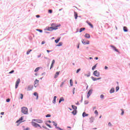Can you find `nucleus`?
I'll return each instance as SVG.
<instances>
[{
  "mask_svg": "<svg viewBox=\"0 0 130 130\" xmlns=\"http://www.w3.org/2000/svg\"><path fill=\"white\" fill-rule=\"evenodd\" d=\"M51 27H48V30L49 31H53V30H56L57 29V26H55L54 27V26H55V24L54 23H52L51 24Z\"/></svg>",
  "mask_w": 130,
  "mask_h": 130,
  "instance_id": "1",
  "label": "nucleus"
},
{
  "mask_svg": "<svg viewBox=\"0 0 130 130\" xmlns=\"http://www.w3.org/2000/svg\"><path fill=\"white\" fill-rule=\"evenodd\" d=\"M21 112L23 114H27L28 113V109L27 107H22L21 108Z\"/></svg>",
  "mask_w": 130,
  "mask_h": 130,
  "instance_id": "2",
  "label": "nucleus"
},
{
  "mask_svg": "<svg viewBox=\"0 0 130 130\" xmlns=\"http://www.w3.org/2000/svg\"><path fill=\"white\" fill-rule=\"evenodd\" d=\"M93 75L96 77H99L100 76V73L95 70L93 72Z\"/></svg>",
  "mask_w": 130,
  "mask_h": 130,
  "instance_id": "3",
  "label": "nucleus"
},
{
  "mask_svg": "<svg viewBox=\"0 0 130 130\" xmlns=\"http://www.w3.org/2000/svg\"><path fill=\"white\" fill-rule=\"evenodd\" d=\"M20 82V78L17 79V80H16V83H15V89L18 88V87L19 86Z\"/></svg>",
  "mask_w": 130,
  "mask_h": 130,
  "instance_id": "4",
  "label": "nucleus"
},
{
  "mask_svg": "<svg viewBox=\"0 0 130 130\" xmlns=\"http://www.w3.org/2000/svg\"><path fill=\"white\" fill-rule=\"evenodd\" d=\"M39 85V80L38 79H36L34 81V87H37Z\"/></svg>",
  "mask_w": 130,
  "mask_h": 130,
  "instance_id": "5",
  "label": "nucleus"
},
{
  "mask_svg": "<svg viewBox=\"0 0 130 130\" xmlns=\"http://www.w3.org/2000/svg\"><path fill=\"white\" fill-rule=\"evenodd\" d=\"M23 120V117H21L20 119H19V120H17V121H16V123H18L17 124V126L19 125V124H20L22 122V121Z\"/></svg>",
  "mask_w": 130,
  "mask_h": 130,
  "instance_id": "6",
  "label": "nucleus"
},
{
  "mask_svg": "<svg viewBox=\"0 0 130 130\" xmlns=\"http://www.w3.org/2000/svg\"><path fill=\"white\" fill-rule=\"evenodd\" d=\"M31 124L35 127H37L39 126L40 128H42V127L40 126V125H39V124H37V123H35V122H31Z\"/></svg>",
  "mask_w": 130,
  "mask_h": 130,
  "instance_id": "7",
  "label": "nucleus"
},
{
  "mask_svg": "<svg viewBox=\"0 0 130 130\" xmlns=\"http://www.w3.org/2000/svg\"><path fill=\"white\" fill-rule=\"evenodd\" d=\"M92 91H93V90L92 89H90L88 92H87V98H89L90 97V96L91 95V94H92Z\"/></svg>",
  "mask_w": 130,
  "mask_h": 130,
  "instance_id": "8",
  "label": "nucleus"
},
{
  "mask_svg": "<svg viewBox=\"0 0 130 130\" xmlns=\"http://www.w3.org/2000/svg\"><path fill=\"white\" fill-rule=\"evenodd\" d=\"M34 88L33 85H28V87H27V91H30L32 90V89Z\"/></svg>",
  "mask_w": 130,
  "mask_h": 130,
  "instance_id": "9",
  "label": "nucleus"
},
{
  "mask_svg": "<svg viewBox=\"0 0 130 130\" xmlns=\"http://www.w3.org/2000/svg\"><path fill=\"white\" fill-rule=\"evenodd\" d=\"M55 62V61L54 59L52 60V62H51V66H50V70H51L53 68V66H54V64Z\"/></svg>",
  "mask_w": 130,
  "mask_h": 130,
  "instance_id": "10",
  "label": "nucleus"
},
{
  "mask_svg": "<svg viewBox=\"0 0 130 130\" xmlns=\"http://www.w3.org/2000/svg\"><path fill=\"white\" fill-rule=\"evenodd\" d=\"M82 43L83 45H89L90 44V42H89V41H87V42H85L84 40H83L82 41Z\"/></svg>",
  "mask_w": 130,
  "mask_h": 130,
  "instance_id": "11",
  "label": "nucleus"
},
{
  "mask_svg": "<svg viewBox=\"0 0 130 130\" xmlns=\"http://www.w3.org/2000/svg\"><path fill=\"white\" fill-rule=\"evenodd\" d=\"M84 37L86 39H90V35L89 34H85L84 35Z\"/></svg>",
  "mask_w": 130,
  "mask_h": 130,
  "instance_id": "12",
  "label": "nucleus"
},
{
  "mask_svg": "<svg viewBox=\"0 0 130 130\" xmlns=\"http://www.w3.org/2000/svg\"><path fill=\"white\" fill-rule=\"evenodd\" d=\"M111 47L114 50H115L116 52H119L118 49H116V48L114 46L111 45Z\"/></svg>",
  "mask_w": 130,
  "mask_h": 130,
  "instance_id": "13",
  "label": "nucleus"
},
{
  "mask_svg": "<svg viewBox=\"0 0 130 130\" xmlns=\"http://www.w3.org/2000/svg\"><path fill=\"white\" fill-rule=\"evenodd\" d=\"M89 116V114L86 113L85 112H84L83 113H82V117H87Z\"/></svg>",
  "mask_w": 130,
  "mask_h": 130,
  "instance_id": "14",
  "label": "nucleus"
},
{
  "mask_svg": "<svg viewBox=\"0 0 130 130\" xmlns=\"http://www.w3.org/2000/svg\"><path fill=\"white\" fill-rule=\"evenodd\" d=\"M60 71L59 72H57L56 73H55V75H54V78H55V79H56V78H57V77H58V76H59V74H60Z\"/></svg>",
  "mask_w": 130,
  "mask_h": 130,
  "instance_id": "15",
  "label": "nucleus"
},
{
  "mask_svg": "<svg viewBox=\"0 0 130 130\" xmlns=\"http://www.w3.org/2000/svg\"><path fill=\"white\" fill-rule=\"evenodd\" d=\"M32 121H36V122L38 123H43V121L42 120H32Z\"/></svg>",
  "mask_w": 130,
  "mask_h": 130,
  "instance_id": "16",
  "label": "nucleus"
},
{
  "mask_svg": "<svg viewBox=\"0 0 130 130\" xmlns=\"http://www.w3.org/2000/svg\"><path fill=\"white\" fill-rule=\"evenodd\" d=\"M94 118L93 117H91L89 119V122L92 123L94 122Z\"/></svg>",
  "mask_w": 130,
  "mask_h": 130,
  "instance_id": "17",
  "label": "nucleus"
},
{
  "mask_svg": "<svg viewBox=\"0 0 130 130\" xmlns=\"http://www.w3.org/2000/svg\"><path fill=\"white\" fill-rule=\"evenodd\" d=\"M34 95L36 96V99L38 100V98H39V95H38V93L37 92H35L34 93Z\"/></svg>",
  "mask_w": 130,
  "mask_h": 130,
  "instance_id": "18",
  "label": "nucleus"
},
{
  "mask_svg": "<svg viewBox=\"0 0 130 130\" xmlns=\"http://www.w3.org/2000/svg\"><path fill=\"white\" fill-rule=\"evenodd\" d=\"M87 23L88 24V25H89V26H90V27L91 28H93V24H91V22H87Z\"/></svg>",
  "mask_w": 130,
  "mask_h": 130,
  "instance_id": "19",
  "label": "nucleus"
},
{
  "mask_svg": "<svg viewBox=\"0 0 130 130\" xmlns=\"http://www.w3.org/2000/svg\"><path fill=\"white\" fill-rule=\"evenodd\" d=\"M57 99V96H54L53 98V100L52 101V103L53 104H55L56 103V100Z\"/></svg>",
  "mask_w": 130,
  "mask_h": 130,
  "instance_id": "20",
  "label": "nucleus"
},
{
  "mask_svg": "<svg viewBox=\"0 0 130 130\" xmlns=\"http://www.w3.org/2000/svg\"><path fill=\"white\" fill-rule=\"evenodd\" d=\"M115 92V88H112L110 90V93H114Z\"/></svg>",
  "mask_w": 130,
  "mask_h": 130,
  "instance_id": "21",
  "label": "nucleus"
},
{
  "mask_svg": "<svg viewBox=\"0 0 130 130\" xmlns=\"http://www.w3.org/2000/svg\"><path fill=\"white\" fill-rule=\"evenodd\" d=\"M86 29V28L85 27H82L79 30V32L81 33L82 31H84Z\"/></svg>",
  "mask_w": 130,
  "mask_h": 130,
  "instance_id": "22",
  "label": "nucleus"
},
{
  "mask_svg": "<svg viewBox=\"0 0 130 130\" xmlns=\"http://www.w3.org/2000/svg\"><path fill=\"white\" fill-rule=\"evenodd\" d=\"M74 17L75 19H77L78 18V13L76 12H74Z\"/></svg>",
  "mask_w": 130,
  "mask_h": 130,
  "instance_id": "23",
  "label": "nucleus"
},
{
  "mask_svg": "<svg viewBox=\"0 0 130 130\" xmlns=\"http://www.w3.org/2000/svg\"><path fill=\"white\" fill-rule=\"evenodd\" d=\"M72 107L74 110H76L77 109V107L75 105H72Z\"/></svg>",
  "mask_w": 130,
  "mask_h": 130,
  "instance_id": "24",
  "label": "nucleus"
},
{
  "mask_svg": "<svg viewBox=\"0 0 130 130\" xmlns=\"http://www.w3.org/2000/svg\"><path fill=\"white\" fill-rule=\"evenodd\" d=\"M64 99L63 97H61L59 100V103L60 104L61 102L64 101Z\"/></svg>",
  "mask_w": 130,
  "mask_h": 130,
  "instance_id": "25",
  "label": "nucleus"
},
{
  "mask_svg": "<svg viewBox=\"0 0 130 130\" xmlns=\"http://www.w3.org/2000/svg\"><path fill=\"white\" fill-rule=\"evenodd\" d=\"M123 31H124V32H127V31H128L127 27H126V26H124V27H123Z\"/></svg>",
  "mask_w": 130,
  "mask_h": 130,
  "instance_id": "26",
  "label": "nucleus"
},
{
  "mask_svg": "<svg viewBox=\"0 0 130 130\" xmlns=\"http://www.w3.org/2000/svg\"><path fill=\"white\" fill-rule=\"evenodd\" d=\"M60 40V38H59L58 39L55 40L54 42L55 43L57 44L59 42Z\"/></svg>",
  "mask_w": 130,
  "mask_h": 130,
  "instance_id": "27",
  "label": "nucleus"
},
{
  "mask_svg": "<svg viewBox=\"0 0 130 130\" xmlns=\"http://www.w3.org/2000/svg\"><path fill=\"white\" fill-rule=\"evenodd\" d=\"M70 84L71 86H73V81L72 79L70 80Z\"/></svg>",
  "mask_w": 130,
  "mask_h": 130,
  "instance_id": "28",
  "label": "nucleus"
},
{
  "mask_svg": "<svg viewBox=\"0 0 130 130\" xmlns=\"http://www.w3.org/2000/svg\"><path fill=\"white\" fill-rule=\"evenodd\" d=\"M72 113L74 115H75L77 114V110H74L72 111Z\"/></svg>",
  "mask_w": 130,
  "mask_h": 130,
  "instance_id": "29",
  "label": "nucleus"
},
{
  "mask_svg": "<svg viewBox=\"0 0 130 130\" xmlns=\"http://www.w3.org/2000/svg\"><path fill=\"white\" fill-rule=\"evenodd\" d=\"M62 44H63V43H62V42H59V43L57 45V47L62 46Z\"/></svg>",
  "mask_w": 130,
  "mask_h": 130,
  "instance_id": "30",
  "label": "nucleus"
},
{
  "mask_svg": "<svg viewBox=\"0 0 130 130\" xmlns=\"http://www.w3.org/2000/svg\"><path fill=\"white\" fill-rule=\"evenodd\" d=\"M91 79H92L93 81H94L98 80L97 78H95V77H93V76H92V77H91Z\"/></svg>",
  "mask_w": 130,
  "mask_h": 130,
  "instance_id": "31",
  "label": "nucleus"
},
{
  "mask_svg": "<svg viewBox=\"0 0 130 130\" xmlns=\"http://www.w3.org/2000/svg\"><path fill=\"white\" fill-rule=\"evenodd\" d=\"M97 64H98V63H96V64H95L94 66H93L92 67V70H94L96 69V68L97 67Z\"/></svg>",
  "mask_w": 130,
  "mask_h": 130,
  "instance_id": "32",
  "label": "nucleus"
},
{
  "mask_svg": "<svg viewBox=\"0 0 130 130\" xmlns=\"http://www.w3.org/2000/svg\"><path fill=\"white\" fill-rule=\"evenodd\" d=\"M40 69V67H38V68H37L35 70L34 72H38V71H39Z\"/></svg>",
  "mask_w": 130,
  "mask_h": 130,
  "instance_id": "33",
  "label": "nucleus"
},
{
  "mask_svg": "<svg viewBox=\"0 0 130 130\" xmlns=\"http://www.w3.org/2000/svg\"><path fill=\"white\" fill-rule=\"evenodd\" d=\"M31 51H32V50H31V49L30 50H29V51H27L26 52V55L29 54L30 52H31Z\"/></svg>",
  "mask_w": 130,
  "mask_h": 130,
  "instance_id": "34",
  "label": "nucleus"
},
{
  "mask_svg": "<svg viewBox=\"0 0 130 130\" xmlns=\"http://www.w3.org/2000/svg\"><path fill=\"white\" fill-rule=\"evenodd\" d=\"M81 70V69L80 68L78 69V70H77L76 71V73L78 74L79 73V72H80Z\"/></svg>",
  "mask_w": 130,
  "mask_h": 130,
  "instance_id": "35",
  "label": "nucleus"
},
{
  "mask_svg": "<svg viewBox=\"0 0 130 130\" xmlns=\"http://www.w3.org/2000/svg\"><path fill=\"white\" fill-rule=\"evenodd\" d=\"M94 114H96V116H98V114H99V112H98V110H95V111H94Z\"/></svg>",
  "mask_w": 130,
  "mask_h": 130,
  "instance_id": "36",
  "label": "nucleus"
},
{
  "mask_svg": "<svg viewBox=\"0 0 130 130\" xmlns=\"http://www.w3.org/2000/svg\"><path fill=\"white\" fill-rule=\"evenodd\" d=\"M119 90V86H116V91L117 92Z\"/></svg>",
  "mask_w": 130,
  "mask_h": 130,
  "instance_id": "37",
  "label": "nucleus"
},
{
  "mask_svg": "<svg viewBox=\"0 0 130 130\" xmlns=\"http://www.w3.org/2000/svg\"><path fill=\"white\" fill-rule=\"evenodd\" d=\"M23 98V94L22 93H20V99L22 100Z\"/></svg>",
  "mask_w": 130,
  "mask_h": 130,
  "instance_id": "38",
  "label": "nucleus"
},
{
  "mask_svg": "<svg viewBox=\"0 0 130 130\" xmlns=\"http://www.w3.org/2000/svg\"><path fill=\"white\" fill-rule=\"evenodd\" d=\"M15 72V71L14 70H12L10 72H9V74H13Z\"/></svg>",
  "mask_w": 130,
  "mask_h": 130,
  "instance_id": "39",
  "label": "nucleus"
},
{
  "mask_svg": "<svg viewBox=\"0 0 130 130\" xmlns=\"http://www.w3.org/2000/svg\"><path fill=\"white\" fill-rule=\"evenodd\" d=\"M37 31H38L41 33H42L43 32V30L42 29H37Z\"/></svg>",
  "mask_w": 130,
  "mask_h": 130,
  "instance_id": "40",
  "label": "nucleus"
},
{
  "mask_svg": "<svg viewBox=\"0 0 130 130\" xmlns=\"http://www.w3.org/2000/svg\"><path fill=\"white\" fill-rule=\"evenodd\" d=\"M64 84V82H62L60 84V87H62Z\"/></svg>",
  "mask_w": 130,
  "mask_h": 130,
  "instance_id": "41",
  "label": "nucleus"
},
{
  "mask_svg": "<svg viewBox=\"0 0 130 130\" xmlns=\"http://www.w3.org/2000/svg\"><path fill=\"white\" fill-rule=\"evenodd\" d=\"M53 125L54 126H57V123H55V122H53Z\"/></svg>",
  "mask_w": 130,
  "mask_h": 130,
  "instance_id": "42",
  "label": "nucleus"
},
{
  "mask_svg": "<svg viewBox=\"0 0 130 130\" xmlns=\"http://www.w3.org/2000/svg\"><path fill=\"white\" fill-rule=\"evenodd\" d=\"M48 13L52 14V10H48Z\"/></svg>",
  "mask_w": 130,
  "mask_h": 130,
  "instance_id": "43",
  "label": "nucleus"
},
{
  "mask_svg": "<svg viewBox=\"0 0 130 130\" xmlns=\"http://www.w3.org/2000/svg\"><path fill=\"white\" fill-rule=\"evenodd\" d=\"M46 117L48 118V117H51V115L50 114H47L46 116Z\"/></svg>",
  "mask_w": 130,
  "mask_h": 130,
  "instance_id": "44",
  "label": "nucleus"
},
{
  "mask_svg": "<svg viewBox=\"0 0 130 130\" xmlns=\"http://www.w3.org/2000/svg\"><path fill=\"white\" fill-rule=\"evenodd\" d=\"M108 125H109V126H112V124H111V122H109L108 123Z\"/></svg>",
  "mask_w": 130,
  "mask_h": 130,
  "instance_id": "45",
  "label": "nucleus"
},
{
  "mask_svg": "<svg viewBox=\"0 0 130 130\" xmlns=\"http://www.w3.org/2000/svg\"><path fill=\"white\" fill-rule=\"evenodd\" d=\"M100 97H101V99H104V95L103 94H102L101 95Z\"/></svg>",
  "mask_w": 130,
  "mask_h": 130,
  "instance_id": "46",
  "label": "nucleus"
},
{
  "mask_svg": "<svg viewBox=\"0 0 130 130\" xmlns=\"http://www.w3.org/2000/svg\"><path fill=\"white\" fill-rule=\"evenodd\" d=\"M121 111H122V112H121V115H124V111H123V110H121Z\"/></svg>",
  "mask_w": 130,
  "mask_h": 130,
  "instance_id": "47",
  "label": "nucleus"
},
{
  "mask_svg": "<svg viewBox=\"0 0 130 130\" xmlns=\"http://www.w3.org/2000/svg\"><path fill=\"white\" fill-rule=\"evenodd\" d=\"M10 99H7V100H6V102H7V103L10 102Z\"/></svg>",
  "mask_w": 130,
  "mask_h": 130,
  "instance_id": "48",
  "label": "nucleus"
},
{
  "mask_svg": "<svg viewBox=\"0 0 130 130\" xmlns=\"http://www.w3.org/2000/svg\"><path fill=\"white\" fill-rule=\"evenodd\" d=\"M85 76H86V77H90V73H89L88 74H87V75H85Z\"/></svg>",
  "mask_w": 130,
  "mask_h": 130,
  "instance_id": "49",
  "label": "nucleus"
},
{
  "mask_svg": "<svg viewBox=\"0 0 130 130\" xmlns=\"http://www.w3.org/2000/svg\"><path fill=\"white\" fill-rule=\"evenodd\" d=\"M46 125L49 128H51V126H50V125H49V124H46Z\"/></svg>",
  "mask_w": 130,
  "mask_h": 130,
  "instance_id": "50",
  "label": "nucleus"
},
{
  "mask_svg": "<svg viewBox=\"0 0 130 130\" xmlns=\"http://www.w3.org/2000/svg\"><path fill=\"white\" fill-rule=\"evenodd\" d=\"M45 44V41H42V43H41L42 45H44Z\"/></svg>",
  "mask_w": 130,
  "mask_h": 130,
  "instance_id": "51",
  "label": "nucleus"
},
{
  "mask_svg": "<svg viewBox=\"0 0 130 130\" xmlns=\"http://www.w3.org/2000/svg\"><path fill=\"white\" fill-rule=\"evenodd\" d=\"M40 17V16L39 15H36V18H39Z\"/></svg>",
  "mask_w": 130,
  "mask_h": 130,
  "instance_id": "52",
  "label": "nucleus"
},
{
  "mask_svg": "<svg viewBox=\"0 0 130 130\" xmlns=\"http://www.w3.org/2000/svg\"><path fill=\"white\" fill-rule=\"evenodd\" d=\"M108 67L107 66L105 67V70H108Z\"/></svg>",
  "mask_w": 130,
  "mask_h": 130,
  "instance_id": "53",
  "label": "nucleus"
},
{
  "mask_svg": "<svg viewBox=\"0 0 130 130\" xmlns=\"http://www.w3.org/2000/svg\"><path fill=\"white\" fill-rule=\"evenodd\" d=\"M46 51H47V52H48V53H49V52H51V51L49 50H47Z\"/></svg>",
  "mask_w": 130,
  "mask_h": 130,
  "instance_id": "54",
  "label": "nucleus"
},
{
  "mask_svg": "<svg viewBox=\"0 0 130 130\" xmlns=\"http://www.w3.org/2000/svg\"><path fill=\"white\" fill-rule=\"evenodd\" d=\"M5 113L4 112H1V115H4Z\"/></svg>",
  "mask_w": 130,
  "mask_h": 130,
  "instance_id": "55",
  "label": "nucleus"
},
{
  "mask_svg": "<svg viewBox=\"0 0 130 130\" xmlns=\"http://www.w3.org/2000/svg\"><path fill=\"white\" fill-rule=\"evenodd\" d=\"M101 78L100 77V78H97V80H101Z\"/></svg>",
  "mask_w": 130,
  "mask_h": 130,
  "instance_id": "56",
  "label": "nucleus"
},
{
  "mask_svg": "<svg viewBox=\"0 0 130 130\" xmlns=\"http://www.w3.org/2000/svg\"><path fill=\"white\" fill-rule=\"evenodd\" d=\"M95 60H98V59H99V57H95Z\"/></svg>",
  "mask_w": 130,
  "mask_h": 130,
  "instance_id": "57",
  "label": "nucleus"
},
{
  "mask_svg": "<svg viewBox=\"0 0 130 130\" xmlns=\"http://www.w3.org/2000/svg\"><path fill=\"white\" fill-rule=\"evenodd\" d=\"M79 48H80V46H79V45H78L77 46V49H79Z\"/></svg>",
  "mask_w": 130,
  "mask_h": 130,
  "instance_id": "58",
  "label": "nucleus"
},
{
  "mask_svg": "<svg viewBox=\"0 0 130 130\" xmlns=\"http://www.w3.org/2000/svg\"><path fill=\"white\" fill-rule=\"evenodd\" d=\"M42 127L45 129H47L46 127H45V126H42Z\"/></svg>",
  "mask_w": 130,
  "mask_h": 130,
  "instance_id": "59",
  "label": "nucleus"
},
{
  "mask_svg": "<svg viewBox=\"0 0 130 130\" xmlns=\"http://www.w3.org/2000/svg\"><path fill=\"white\" fill-rule=\"evenodd\" d=\"M93 110L96 109V107H93Z\"/></svg>",
  "mask_w": 130,
  "mask_h": 130,
  "instance_id": "60",
  "label": "nucleus"
},
{
  "mask_svg": "<svg viewBox=\"0 0 130 130\" xmlns=\"http://www.w3.org/2000/svg\"><path fill=\"white\" fill-rule=\"evenodd\" d=\"M73 94H75V90H74L73 91Z\"/></svg>",
  "mask_w": 130,
  "mask_h": 130,
  "instance_id": "61",
  "label": "nucleus"
},
{
  "mask_svg": "<svg viewBox=\"0 0 130 130\" xmlns=\"http://www.w3.org/2000/svg\"><path fill=\"white\" fill-rule=\"evenodd\" d=\"M89 59H93V58H92V57H89Z\"/></svg>",
  "mask_w": 130,
  "mask_h": 130,
  "instance_id": "62",
  "label": "nucleus"
},
{
  "mask_svg": "<svg viewBox=\"0 0 130 130\" xmlns=\"http://www.w3.org/2000/svg\"><path fill=\"white\" fill-rule=\"evenodd\" d=\"M35 76H37V75H38V74H37V73H35Z\"/></svg>",
  "mask_w": 130,
  "mask_h": 130,
  "instance_id": "63",
  "label": "nucleus"
},
{
  "mask_svg": "<svg viewBox=\"0 0 130 130\" xmlns=\"http://www.w3.org/2000/svg\"><path fill=\"white\" fill-rule=\"evenodd\" d=\"M48 122L50 123H51V121H48Z\"/></svg>",
  "mask_w": 130,
  "mask_h": 130,
  "instance_id": "64",
  "label": "nucleus"
}]
</instances>
